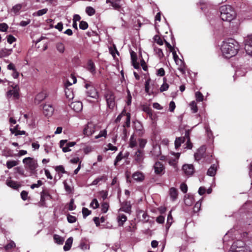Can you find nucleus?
<instances>
[{
    "instance_id": "423d86ee",
    "label": "nucleus",
    "mask_w": 252,
    "mask_h": 252,
    "mask_svg": "<svg viewBox=\"0 0 252 252\" xmlns=\"http://www.w3.org/2000/svg\"><path fill=\"white\" fill-rule=\"evenodd\" d=\"M104 97L107 102L108 107L113 109L115 106V96L114 94L112 91L108 90L106 92Z\"/></svg>"
},
{
    "instance_id": "58836bf2",
    "label": "nucleus",
    "mask_w": 252,
    "mask_h": 252,
    "mask_svg": "<svg viewBox=\"0 0 252 252\" xmlns=\"http://www.w3.org/2000/svg\"><path fill=\"white\" fill-rule=\"evenodd\" d=\"M143 110L149 115L151 120L153 119V111L150 107L146 106L143 108Z\"/></svg>"
},
{
    "instance_id": "37998d69",
    "label": "nucleus",
    "mask_w": 252,
    "mask_h": 252,
    "mask_svg": "<svg viewBox=\"0 0 252 252\" xmlns=\"http://www.w3.org/2000/svg\"><path fill=\"white\" fill-rule=\"evenodd\" d=\"M164 83L161 86L160 88V91L161 92H163L164 91H165L168 90L169 88V85L167 83L165 82L166 79L165 78H163Z\"/></svg>"
},
{
    "instance_id": "6ab92c4d",
    "label": "nucleus",
    "mask_w": 252,
    "mask_h": 252,
    "mask_svg": "<svg viewBox=\"0 0 252 252\" xmlns=\"http://www.w3.org/2000/svg\"><path fill=\"white\" fill-rule=\"evenodd\" d=\"M139 139H137L136 136L134 134H132L130 137L129 141V147L131 148H133L137 146Z\"/></svg>"
},
{
    "instance_id": "3c124183",
    "label": "nucleus",
    "mask_w": 252,
    "mask_h": 252,
    "mask_svg": "<svg viewBox=\"0 0 252 252\" xmlns=\"http://www.w3.org/2000/svg\"><path fill=\"white\" fill-rule=\"evenodd\" d=\"M154 40L158 44L160 45H162L163 43V42L162 39L158 35H156L154 37Z\"/></svg>"
},
{
    "instance_id": "2f4dec72",
    "label": "nucleus",
    "mask_w": 252,
    "mask_h": 252,
    "mask_svg": "<svg viewBox=\"0 0 252 252\" xmlns=\"http://www.w3.org/2000/svg\"><path fill=\"white\" fill-rule=\"evenodd\" d=\"M19 164V161L16 160H8L6 162V165L7 168L10 169Z\"/></svg>"
},
{
    "instance_id": "a18cd8bd",
    "label": "nucleus",
    "mask_w": 252,
    "mask_h": 252,
    "mask_svg": "<svg viewBox=\"0 0 252 252\" xmlns=\"http://www.w3.org/2000/svg\"><path fill=\"white\" fill-rule=\"evenodd\" d=\"M154 51L159 58L161 59L164 56V54L161 49L155 47L154 48Z\"/></svg>"
},
{
    "instance_id": "1a4fd4ad",
    "label": "nucleus",
    "mask_w": 252,
    "mask_h": 252,
    "mask_svg": "<svg viewBox=\"0 0 252 252\" xmlns=\"http://www.w3.org/2000/svg\"><path fill=\"white\" fill-rule=\"evenodd\" d=\"M172 54L174 60L176 64L178 65V69L183 74H185L186 66L184 62L179 58L176 52H173Z\"/></svg>"
},
{
    "instance_id": "f704fd0d",
    "label": "nucleus",
    "mask_w": 252,
    "mask_h": 252,
    "mask_svg": "<svg viewBox=\"0 0 252 252\" xmlns=\"http://www.w3.org/2000/svg\"><path fill=\"white\" fill-rule=\"evenodd\" d=\"M65 94L66 97L68 99L70 100V99H73V98L74 97V94H73V93L72 91H70L68 88H65Z\"/></svg>"
},
{
    "instance_id": "9b49d317",
    "label": "nucleus",
    "mask_w": 252,
    "mask_h": 252,
    "mask_svg": "<svg viewBox=\"0 0 252 252\" xmlns=\"http://www.w3.org/2000/svg\"><path fill=\"white\" fill-rule=\"evenodd\" d=\"M54 111V108L53 106L49 103H46L43 107V112L44 114L46 116H51Z\"/></svg>"
},
{
    "instance_id": "f257e3e1",
    "label": "nucleus",
    "mask_w": 252,
    "mask_h": 252,
    "mask_svg": "<svg viewBox=\"0 0 252 252\" xmlns=\"http://www.w3.org/2000/svg\"><path fill=\"white\" fill-rule=\"evenodd\" d=\"M220 49L225 58H230L237 54L239 45L235 39L228 38L223 41Z\"/></svg>"
},
{
    "instance_id": "20e7f679",
    "label": "nucleus",
    "mask_w": 252,
    "mask_h": 252,
    "mask_svg": "<svg viewBox=\"0 0 252 252\" xmlns=\"http://www.w3.org/2000/svg\"><path fill=\"white\" fill-rule=\"evenodd\" d=\"M23 163L25 165V168L33 172L38 167L37 161L32 158L27 157L23 159Z\"/></svg>"
},
{
    "instance_id": "c85d7f7f",
    "label": "nucleus",
    "mask_w": 252,
    "mask_h": 252,
    "mask_svg": "<svg viewBox=\"0 0 252 252\" xmlns=\"http://www.w3.org/2000/svg\"><path fill=\"white\" fill-rule=\"evenodd\" d=\"M57 51L60 53H63L65 51V46L64 44L61 42H58L56 45Z\"/></svg>"
},
{
    "instance_id": "473e14b6",
    "label": "nucleus",
    "mask_w": 252,
    "mask_h": 252,
    "mask_svg": "<svg viewBox=\"0 0 252 252\" xmlns=\"http://www.w3.org/2000/svg\"><path fill=\"white\" fill-rule=\"evenodd\" d=\"M87 94L88 96L93 98H95L97 95V93L95 89L93 87H91V89L90 90V92H87Z\"/></svg>"
},
{
    "instance_id": "39448f33",
    "label": "nucleus",
    "mask_w": 252,
    "mask_h": 252,
    "mask_svg": "<svg viewBox=\"0 0 252 252\" xmlns=\"http://www.w3.org/2000/svg\"><path fill=\"white\" fill-rule=\"evenodd\" d=\"M242 244H243V242L241 241L234 242L231 248L232 250L229 252H252V250L249 247L242 246Z\"/></svg>"
},
{
    "instance_id": "09e8293b",
    "label": "nucleus",
    "mask_w": 252,
    "mask_h": 252,
    "mask_svg": "<svg viewBox=\"0 0 252 252\" xmlns=\"http://www.w3.org/2000/svg\"><path fill=\"white\" fill-rule=\"evenodd\" d=\"M88 24L86 22L83 21H82L80 22V23L79 24L80 29L85 30H86L88 28Z\"/></svg>"
},
{
    "instance_id": "e2e57ef3",
    "label": "nucleus",
    "mask_w": 252,
    "mask_h": 252,
    "mask_svg": "<svg viewBox=\"0 0 252 252\" xmlns=\"http://www.w3.org/2000/svg\"><path fill=\"white\" fill-rule=\"evenodd\" d=\"M245 49L248 55L252 56V46H245Z\"/></svg>"
},
{
    "instance_id": "4be33fe9",
    "label": "nucleus",
    "mask_w": 252,
    "mask_h": 252,
    "mask_svg": "<svg viewBox=\"0 0 252 252\" xmlns=\"http://www.w3.org/2000/svg\"><path fill=\"white\" fill-rule=\"evenodd\" d=\"M169 195L172 201H174L178 197L177 189L175 188H171L169 189Z\"/></svg>"
},
{
    "instance_id": "f03ea898",
    "label": "nucleus",
    "mask_w": 252,
    "mask_h": 252,
    "mask_svg": "<svg viewBox=\"0 0 252 252\" xmlns=\"http://www.w3.org/2000/svg\"><path fill=\"white\" fill-rule=\"evenodd\" d=\"M220 17L223 21H231L236 17V12L230 5H223L220 7Z\"/></svg>"
},
{
    "instance_id": "f3484780",
    "label": "nucleus",
    "mask_w": 252,
    "mask_h": 252,
    "mask_svg": "<svg viewBox=\"0 0 252 252\" xmlns=\"http://www.w3.org/2000/svg\"><path fill=\"white\" fill-rule=\"evenodd\" d=\"M132 177L133 180L136 182H142L145 178L144 174L139 171L134 172Z\"/></svg>"
},
{
    "instance_id": "8fccbe9b",
    "label": "nucleus",
    "mask_w": 252,
    "mask_h": 252,
    "mask_svg": "<svg viewBox=\"0 0 252 252\" xmlns=\"http://www.w3.org/2000/svg\"><path fill=\"white\" fill-rule=\"evenodd\" d=\"M8 28V25L4 23L0 24V31L2 32H6Z\"/></svg>"
},
{
    "instance_id": "5fc2aeb1",
    "label": "nucleus",
    "mask_w": 252,
    "mask_h": 252,
    "mask_svg": "<svg viewBox=\"0 0 252 252\" xmlns=\"http://www.w3.org/2000/svg\"><path fill=\"white\" fill-rule=\"evenodd\" d=\"M12 126H11V127L10 128V131H11V133L12 134H15L17 131H18L19 129V125H16L14 126L13 127H12Z\"/></svg>"
},
{
    "instance_id": "412c9836",
    "label": "nucleus",
    "mask_w": 252,
    "mask_h": 252,
    "mask_svg": "<svg viewBox=\"0 0 252 252\" xmlns=\"http://www.w3.org/2000/svg\"><path fill=\"white\" fill-rule=\"evenodd\" d=\"M117 220L119 226H122L126 221L127 217L125 215L119 213L117 216Z\"/></svg>"
},
{
    "instance_id": "338daca9",
    "label": "nucleus",
    "mask_w": 252,
    "mask_h": 252,
    "mask_svg": "<svg viewBox=\"0 0 252 252\" xmlns=\"http://www.w3.org/2000/svg\"><path fill=\"white\" fill-rule=\"evenodd\" d=\"M245 46H252V40L251 37H248V38L245 40Z\"/></svg>"
},
{
    "instance_id": "4c0bfd02",
    "label": "nucleus",
    "mask_w": 252,
    "mask_h": 252,
    "mask_svg": "<svg viewBox=\"0 0 252 252\" xmlns=\"http://www.w3.org/2000/svg\"><path fill=\"white\" fill-rule=\"evenodd\" d=\"M189 106L193 113H195L197 112L198 108L197 106L196 103L195 101H191L189 104Z\"/></svg>"
},
{
    "instance_id": "2eb2a0df",
    "label": "nucleus",
    "mask_w": 252,
    "mask_h": 252,
    "mask_svg": "<svg viewBox=\"0 0 252 252\" xmlns=\"http://www.w3.org/2000/svg\"><path fill=\"white\" fill-rule=\"evenodd\" d=\"M70 107L76 112H80L83 109V105L80 101L72 102L70 104Z\"/></svg>"
},
{
    "instance_id": "49530a36",
    "label": "nucleus",
    "mask_w": 252,
    "mask_h": 252,
    "mask_svg": "<svg viewBox=\"0 0 252 252\" xmlns=\"http://www.w3.org/2000/svg\"><path fill=\"white\" fill-rule=\"evenodd\" d=\"M109 204L107 202H104L101 204V211L105 213L107 212L109 208Z\"/></svg>"
},
{
    "instance_id": "aec40b11",
    "label": "nucleus",
    "mask_w": 252,
    "mask_h": 252,
    "mask_svg": "<svg viewBox=\"0 0 252 252\" xmlns=\"http://www.w3.org/2000/svg\"><path fill=\"white\" fill-rule=\"evenodd\" d=\"M193 196L189 194H187L184 197L185 204L188 206H190L194 203Z\"/></svg>"
},
{
    "instance_id": "f8f14e48",
    "label": "nucleus",
    "mask_w": 252,
    "mask_h": 252,
    "mask_svg": "<svg viewBox=\"0 0 252 252\" xmlns=\"http://www.w3.org/2000/svg\"><path fill=\"white\" fill-rule=\"evenodd\" d=\"M40 196L41 199L40 203L43 206L45 205L46 199H50L51 198V196L50 195L49 193L46 189H43V190L40 193Z\"/></svg>"
},
{
    "instance_id": "9d476101",
    "label": "nucleus",
    "mask_w": 252,
    "mask_h": 252,
    "mask_svg": "<svg viewBox=\"0 0 252 252\" xmlns=\"http://www.w3.org/2000/svg\"><path fill=\"white\" fill-rule=\"evenodd\" d=\"M154 169L155 174L157 175H162L164 173L165 168L161 162L157 161L154 165Z\"/></svg>"
},
{
    "instance_id": "4468645a",
    "label": "nucleus",
    "mask_w": 252,
    "mask_h": 252,
    "mask_svg": "<svg viewBox=\"0 0 252 252\" xmlns=\"http://www.w3.org/2000/svg\"><path fill=\"white\" fill-rule=\"evenodd\" d=\"M47 96L46 91H42L39 93L35 97L34 103L35 104H39L42 100H43Z\"/></svg>"
},
{
    "instance_id": "4d7b16f0",
    "label": "nucleus",
    "mask_w": 252,
    "mask_h": 252,
    "mask_svg": "<svg viewBox=\"0 0 252 252\" xmlns=\"http://www.w3.org/2000/svg\"><path fill=\"white\" fill-rule=\"evenodd\" d=\"M91 211L89 210L87 208H85V207L83 208L82 214H83L84 217H87L91 214Z\"/></svg>"
},
{
    "instance_id": "6e6552de",
    "label": "nucleus",
    "mask_w": 252,
    "mask_h": 252,
    "mask_svg": "<svg viewBox=\"0 0 252 252\" xmlns=\"http://www.w3.org/2000/svg\"><path fill=\"white\" fill-rule=\"evenodd\" d=\"M206 148L205 146H202L200 147L194 155L195 160L199 161L203 159L206 161H208V159L206 158Z\"/></svg>"
},
{
    "instance_id": "c9c22d12",
    "label": "nucleus",
    "mask_w": 252,
    "mask_h": 252,
    "mask_svg": "<svg viewBox=\"0 0 252 252\" xmlns=\"http://www.w3.org/2000/svg\"><path fill=\"white\" fill-rule=\"evenodd\" d=\"M88 70L91 72L92 73L94 74L95 73V65L94 63L90 61L88 62Z\"/></svg>"
},
{
    "instance_id": "b1692460",
    "label": "nucleus",
    "mask_w": 252,
    "mask_h": 252,
    "mask_svg": "<svg viewBox=\"0 0 252 252\" xmlns=\"http://www.w3.org/2000/svg\"><path fill=\"white\" fill-rule=\"evenodd\" d=\"M171 154L173 155H175L176 156V158L175 159H170L168 161L169 164L175 167L176 166L178 160L180 156V153H171Z\"/></svg>"
},
{
    "instance_id": "6e6d98bb",
    "label": "nucleus",
    "mask_w": 252,
    "mask_h": 252,
    "mask_svg": "<svg viewBox=\"0 0 252 252\" xmlns=\"http://www.w3.org/2000/svg\"><path fill=\"white\" fill-rule=\"evenodd\" d=\"M47 11H48V9L47 8H44V9L39 10L37 11L36 15L38 16H42V15L46 14Z\"/></svg>"
},
{
    "instance_id": "72a5a7b5",
    "label": "nucleus",
    "mask_w": 252,
    "mask_h": 252,
    "mask_svg": "<svg viewBox=\"0 0 252 252\" xmlns=\"http://www.w3.org/2000/svg\"><path fill=\"white\" fill-rule=\"evenodd\" d=\"M195 96L196 98V100L198 102L203 101L204 99V96L202 93L200 92L197 91L195 93Z\"/></svg>"
},
{
    "instance_id": "c03bdc74",
    "label": "nucleus",
    "mask_w": 252,
    "mask_h": 252,
    "mask_svg": "<svg viewBox=\"0 0 252 252\" xmlns=\"http://www.w3.org/2000/svg\"><path fill=\"white\" fill-rule=\"evenodd\" d=\"M173 221V219L171 215V211H170L167 216V225H168V227L170 226Z\"/></svg>"
},
{
    "instance_id": "bf43d9fd",
    "label": "nucleus",
    "mask_w": 252,
    "mask_h": 252,
    "mask_svg": "<svg viewBox=\"0 0 252 252\" xmlns=\"http://www.w3.org/2000/svg\"><path fill=\"white\" fill-rule=\"evenodd\" d=\"M123 158L122 153L120 152L118 156L116 157L114 165L116 166L118 162L121 161Z\"/></svg>"
},
{
    "instance_id": "c756f323",
    "label": "nucleus",
    "mask_w": 252,
    "mask_h": 252,
    "mask_svg": "<svg viewBox=\"0 0 252 252\" xmlns=\"http://www.w3.org/2000/svg\"><path fill=\"white\" fill-rule=\"evenodd\" d=\"M217 166L213 164L208 170L207 175L210 176H214L216 173Z\"/></svg>"
},
{
    "instance_id": "cd10ccee",
    "label": "nucleus",
    "mask_w": 252,
    "mask_h": 252,
    "mask_svg": "<svg viewBox=\"0 0 252 252\" xmlns=\"http://www.w3.org/2000/svg\"><path fill=\"white\" fill-rule=\"evenodd\" d=\"M53 239L55 242L59 245H62L64 241V239L63 237L57 234L54 235Z\"/></svg>"
},
{
    "instance_id": "ea45409f",
    "label": "nucleus",
    "mask_w": 252,
    "mask_h": 252,
    "mask_svg": "<svg viewBox=\"0 0 252 252\" xmlns=\"http://www.w3.org/2000/svg\"><path fill=\"white\" fill-rule=\"evenodd\" d=\"M107 136V130L106 129H104L102 130H101L99 134L96 136H95V139H98L100 137H106Z\"/></svg>"
},
{
    "instance_id": "13d9d810",
    "label": "nucleus",
    "mask_w": 252,
    "mask_h": 252,
    "mask_svg": "<svg viewBox=\"0 0 252 252\" xmlns=\"http://www.w3.org/2000/svg\"><path fill=\"white\" fill-rule=\"evenodd\" d=\"M55 170L57 172H61L62 173H65V171L64 170V168L63 166L62 165H59L57 166L55 168Z\"/></svg>"
},
{
    "instance_id": "864d4df0",
    "label": "nucleus",
    "mask_w": 252,
    "mask_h": 252,
    "mask_svg": "<svg viewBox=\"0 0 252 252\" xmlns=\"http://www.w3.org/2000/svg\"><path fill=\"white\" fill-rule=\"evenodd\" d=\"M64 189L66 192L68 193H70L72 191V188L71 187L67 184L66 181L63 182Z\"/></svg>"
},
{
    "instance_id": "a211bd4d",
    "label": "nucleus",
    "mask_w": 252,
    "mask_h": 252,
    "mask_svg": "<svg viewBox=\"0 0 252 252\" xmlns=\"http://www.w3.org/2000/svg\"><path fill=\"white\" fill-rule=\"evenodd\" d=\"M131 208V207L130 202H126L123 203L122 206L119 209V212L123 211L127 213H130Z\"/></svg>"
},
{
    "instance_id": "0e129e2a",
    "label": "nucleus",
    "mask_w": 252,
    "mask_h": 252,
    "mask_svg": "<svg viewBox=\"0 0 252 252\" xmlns=\"http://www.w3.org/2000/svg\"><path fill=\"white\" fill-rule=\"evenodd\" d=\"M180 189L184 193H186L188 191V186L186 184L182 183L180 185Z\"/></svg>"
},
{
    "instance_id": "7ed1b4c3",
    "label": "nucleus",
    "mask_w": 252,
    "mask_h": 252,
    "mask_svg": "<svg viewBox=\"0 0 252 252\" xmlns=\"http://www.w3.org/2000/svg\"><path fill=\"white\" fill-rule=\"evenodd\" d=\"M147 141L145 139L139 138L138 146L139 149L135 152L133 156L134 161L137 164L141 163L144 158V148Z\"/></svg>"
},
{
    "instance_id": "680f3d73",
    "label": "nucleus",
    "mask_w": 252,
    "mask_h": 252,
    "mask_svg": "<svg viewBox=\"0 0 252 252\" xmlns=\"http://www.w3.org/2000/svg\"><path fill=\"white\" fill-rule=\"evenodd\" d=\"M42 185V182L40 180H38L36 184H33L31 186V188L32 189H34L35 188H38Z\"/></svg>"
},
{
    "instance_id": "e433bc0d",
    "label": "nucleus",
    "mask_w": 252,
    "mask_h": 252,
    "mask_svg": "<svg viewBox=\"0 0 252 252\" xmlns=\"http://www.w3.org/2000/svg\"><path fill=\"white\" fill-rule=\"evenodd\" d=\"M86 12L90 16H93L95 14V9L91 6H87L86 8Z\"/></svg>"
},
{
    "instance_id": "a19ab883",
    "label": "nucleus",
    "mask_w": 252,
    "mask_h": 252,
    "mask_svg": "<svg viewBox=\"0 0 252 252\" xmlns=\"http://www.w3.org/2000/svg\"><path fill=\"white\" fill-rule=\"evenodd\" d=\"M201 203L200 202V201H197L194 205L193 208V211L194 213H196L199 211L200 208H201Z\"/></svg>"
},
{
    "instance_id": "ddd939ff",
    "label": "nucleus",
    "mask_w": 252,
    "mask_h": 252,
    "mask_svg": "<svg viewBox=\"0 0 252 252\" xmlns=\"http://www.w3.org/2000/svg\"><path fill=\"white\" fill-rule=\"evenodd\" d=\"M182 169L185 174L188 176L192 175L194 172L192 164H185L183 166Z\"/></svg>"
},
{
    "instance_id": "bb28decb",
    "label": "nucleus",
    "mask_w": 252,
    "mask_h": 252,
    "mask_svg": "<svg viewBox=\"0 0 252 252\" xmlns=\"http://www.w3.org/2000/svg\"><path fill=\"white\" fill-rule=\"evenodd\" d=\"M73 243V238H68L65 243V245L63 246V250L65 251H67L70 250L71 247Z\"/></svg>"
},
{
    "instance_id": "de8ad7c7",
    "label": "nucleus",
    "mask_w": 252,
    "mask_h": 252,
    "mask_svg": "<svg viewBox=\"0 0 252 252\" xmlns=\"http://www.w3.org/2000/svg\"><path fill=\"white\" fill-rule=\"evenodd\" d=\"M90 206L93 209L97 208L99 207V203L96 199H94L90 204Z\"/></svg>"
},
{
    "instance_id": "603ef678",
    "label": "nucleus",
    "mask_w": 252,
    "mask_h": 252,
    "mask_svg": "<svg viewBox=\"0 0 252 252\" xmlns=\"http://www.w3.org/2000/svg\"><path fill=\"white\" fill-rule=\"evenodd\" d=\"M67 220L69 223H74L76 221V218L71 215H68L67 216Z\"/></svg>"
},
{
    "instance_id": "dca6fc26",
    "label": "nucleus",
    "mask_w": 252,
    "mask_h": 252,
    "mask_svg": "<svg viewBox=\"0 0 252 252\" xmlns=\"http://www.w3.org/2000/svg\"><path fill=\"white\" fill-rule=\"evenodd\" d=\"M121 0H106V3H110V5L112 6V7L117 10H120L121 8V5L120 2Z\"/></svg>"
},
{
    "instance_id": "7c9ffc66",
    "label": "nucleus",
    "mask_w": 252,
    "mask_h": 252,
    "mask_svg": "<svg viewBox=\"0 0 252 252\" xmlns=\"http://www.w3.org/2000/svg\"><path fill=\"white\" fill-rule=\"evenodd\" d=\"M185 141V137H178L177 138L175 141V147L176 149L178 148L182 143H184Z\"/></svg>"
},
{
    "instance_id": "5701e85b",
    "label": "nucleus",
    "mask_w": 252,
    "mask_h": 252,
    "mask_svg": "<svg viewBox=\"0 0 252 252\" xmlns=\"http://www.w3.org/2000/svg\"><path fill=\"white\" fill-rule=\"evenodd\" d=\"M7 97H13L14 99H17L19 97V93L16 88H13L7 93Z\"/></svg>"
},
{
    "instance_id": "774afa93",
    "label": "nucleus",
    "mask_w": 252,
    "mask_h": 252,
    "mask_svg": "<svg viewBox=\"0 0 252 252\" xmlns=\"http://www.w3.org/2000/svg\"><path fill=\"white\" fill-rule=\"evenodd\" d=\"M31 21L30 19H28L26 21H22L20 23L19 25L22 27H26L31 23Z\"/></svg>"
},
{
    "instance_id": "052dcab7",
    "label": "nucleus",
    "mask_w": 252,
    "mask_h": 252,
    "mask_svg": "<svg viewBox=\"0 0 252 252\" xmlns=\"http://www.w3.org/2000/svg\"><path fill=\"white\" fill-rule=\"evenodd\" d=\"M157 75L159 76H163L165 75V71L163 68H160L157 71Z\"/></svg>"
},
{
    "instance_id": "a878e982",
    "label": "nucleus",
    "mask_w": 252,
    "mask_h": 252,
    "mask_svg": "<svg viewBox=\"0 0 252 252\" xmlns=\"http://www.w3.org/2000/svg\"><path fill=\"white\" fill-rule=\"evenodd\" d=\"M12 52V49H2L0 50V57H5L10 55Z\"/></svg>"
},
{
    "instance_id": "0eeeda50",
    "label": "nucleus",
    "mask_w": 252,
    "mask_h": 252,
    "mask_svg": "<svg viewBox=\"0 0 252 252\" xmlns=\"http://www.w3.org/2000/svg\"><path fill=\"white\" fill-rule=\"evenodd\" d=\"M99 130V127L97 126L94 125L92 123H89L83 129L84 134L90 136L94 133L96 131Z\"/></svg>"
},
{
    "instance_id": "393cba45",
    "label": "nucleus",
    "mask_w": 252,
    "mask_h": 252,
    "mask_svg": "<svg viewBox=\"0 0 252 252\" xmlns=\"http://www.w3.org/2000/svg\"><path fill=\"white\" fill-rule=\"evenodd\" d=\"M6 185L8 187L14 189H17L20 187L19 184H18L17 182L11 180H7Z\"/></svg>"
},
{
    "instance_id": "79ce46f5",
    "label": "nucleus",
    "mask_w": 252,
    "mask_h": 252,
    "mask_svg": "<svg viewBox=\"0 0 252 252\" xmlns=\"http://www.w3.org/2000/svg\"><path fill=\"white\" fill-rule=\"evenodd\" d=\"M22 5L21 4H17L13 6L12 8V11L16 13H17L22 8Z\"/></svg>"
},
{
    "instance_id": "69168bd1",
    "label": "nucleus",
    "mask_w": 252,
    "mask_h": 252,
    "mask_svg": "<svg viewBox=\"0 0 252 252\" xmlns=\"http://www.w3.org/2000/svg\"><path fill=\"white\" fill-rule=\"evenodd\" d=\"M75 208L76 206L74 205V200L72 199L70 201L68 209L70 211H72L74 210L75 209Z\"/></svg>"
}]
</instances>
